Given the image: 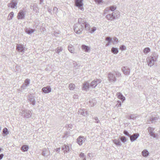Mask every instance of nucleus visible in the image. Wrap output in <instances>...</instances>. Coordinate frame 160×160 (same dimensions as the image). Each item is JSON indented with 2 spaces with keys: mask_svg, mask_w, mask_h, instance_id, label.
Returning <instances> with one entry per match:
<instances>
[{
  "mask_svg": "<svg viewBox=\"0 0 160 160\" xmlns=\"http://www.w3.org/2000/svg\"><path fill=\"white\" fill-rule=\"evenodd\" d=\"M119 17V12L118 11H115L112 13H109L106 16V18L108 20L112 21L118 18Z\"/></svg>",
  "mask_w": 160,
  "mask_h": 160,
  "instance_id": "f03ea898",
  "label": "nucleus"
},
{
  "mask_svg": "<svg viewBox=\"0 0 160 160\" xmlns=\"http://www.w3.org/2000/svg\"><path fill=\"white\" fill-rule=\"evenodd\" d=\"M18 3V2L17 0H12L10 3H8V6L12 8L16 9Z\"/></svg>",
  "mask_w": 160,
  "mask_h": 160,
  "instance_id": "39448f33",
  "label": "nucleus"
},
{
  "mask_svg": "<svg viewBox=\"0 0 160 160\" xmlns=\"http://www.w3.org/2000/svg\"><path fill=\"white\" fill-rule=\"evenodd\" d=\"M118 39L116 37H114L113 38V41H112V43L113 44H115L118 43Z\"/></svg>",
  "mask_w": 160,
  "mask_h": 160,
  "instance_id": "4c0bfd02",
  "label": "nucleus"
},
{
  "mask_svg": "<svg viewBox=\"0 0 160 160\" xmlns=\"http://www.w3.org/2000/svg\"><path fill=\"white\" fill-rule=\"evenodd\" d=\"M117 95H118V98L120 99L122 101H123L125 100V98L123 96L121 92H118L117 93Z\"/></svg>",
  "mask_w": 160,
  "mask_h": 160,
  "instance_id": "b1692460",
  "label": "nucleus"
},
{
  "mask_svg": "<svg viewBox=\"0 0 160 160\" xmlns=\"http://www.w3.org/2000/svg\"><path fill=\"white\" fill-rule=\"evenodd\" d=\"M150 51V49L148 48H145L143 50V52L144 53H148Z\"/></svg>",
  "mask_w": 160,
  "mask_h": 160,
  "instance_id": "a19ab883",
  "label": "nucleus"
},
{
  "mask_svg": "<svg viewBox=\"0 0 160 160\" xmlns=\"http://www.w3.org/2000/svg\"><path fill=\"white\" fill-rule=\"evenodd\" d=\"M22 114L27 118H29L31 116L32 112L31 111L28 110H24L22 111L21 112Z\"/></svg>",
  "mask_w": 160,
  "mask_h": 160,
  "instance_id": "0eeeda50",
  "label": "nucleus"
},
{
  "mask_svg": "<svg viewBox=\"0 0 160 160\" xmlns=\"http://www.w3.org/2000/svg\"><path fill=\"white\" fill-rule=\"evenodd\" d=\"M83 27L84 26L86 30L88 31L90 30V25L86 22L83 25Z\"/></svg>",
  "mask_w": 160,
  "mask_h": 160,
  "instance_id": "393cba45",
  "label": "nucleus"
},
{
  "mask_svg": "<svg viewBox=\"0 0 160 160\" xmlns=\"http://www.w3.org/2000/svg\"><path fill=\"white\" fill-rule=\"evenodd\" d=\"M51 10H51V9H50V8L48 9V11L49 12H50V13H51Z\"/></svg>",
  "mask_w": 160,
  "mask_h": 160,
  "instance_id": "6e6d98bb",
  "label": "nucleus"
},
{
  "mask_svg": "<svg viewBox=\"0 0 160 160\" xmlns=\"http://www.w3.org/2000/svg\"><path fill=\"white\" fill-rule=\"evenodd\" d=\"M35 31L34 29H32L30 28H27L25 29V31L28 34H30L33 33Z\"/></svg>",
  "mask_w": 160,
  "mask_h": 160,
  "instance_id": "4be33fe9",
  "label": "nucleus"
},
{
  "mask_svg": "<svg viewBox=\"0 0 160 160\" xmlns=\"http://www.w3.org/2000/svg\"><path fill=\"white\" fill-rule=\"evenodd\" d=\"M120 49L122 51L125 50L126 49V47L124 45H122L120 47Z\"/></svg>",
  "mask_w": 160,
  "mask_h": 160,
  "instance_id": "37998d69",
  "label": "nucleus"
},
{
  "mask_svg": "<svg viewBox=\"0 0 160 160\" xmlns=\"http://www.w3.org/2000/svg\"><path fill=\"white\" fill-rule=\"evenodd\" d=\"M13 12H11L8 15V19L10 20H11L13 17Z\"/></svg>",
  "mask_w": 160,
  "mask_h": 160,
  "instance_id": "473e14b6",
  "label": "nucleus"
},
{
  "mask_svg": "<svg viewBox=\"0 0 160 160\" xmlns=\"http://www.w3.org/2000/svg\"><path fill=\"white\" fill-rule=\"evenodd\" d=\"M139 135L138 133H136L130 136V140L132 142L135 141L139 136Z\"/></svg>",
  "mask_w": 160,
  "mask_h": 160,
  "instance_id": "f8f14e48",
  "label": "nucleus"
},
{
  "mask_svg": "<svg viewBox=\"0 0 160 160\" xmlns=\"http://www.w3.org/2000/svg\"><path fill=\"white\" fill-rule=\"evenodd\" d=\"M101 80L100 79H95L92 81L90 84V87L92 88H95L96 86L101 82Z\"/></svg>",
  "mask_w": 160,
  "mask_h": 160,
  "instance_id": "423d86ee",
  "label": "nucleus"
},
{
  "mask_svg": "<svg viewBox=\"0 0 160 160\" xmlns=\"http://www.w3.org/2000/svg\"><path fill=\"white\" fill-rule=\"evenodd\" d=\"M83 9V8H81V10H82Z\"/></svg>",
  "mask_w": 160,
  "mask_h": 160,
  "instance_id": "052dcab7",
  "label": "nucleus"
},
{
  "mask_svg": "<svg viewBox=\"0 0 160 160\" xmlns=\"http://www.w3.org/2000/svg\"><path fill=\"white\" fill-rule=\"evenodd\" d=\"M1 148H0V152H1Z\"/></svg>",
  "mask_w": 160,
  "mask_h": 160,
  "instance_id": "680f3d73",
  "label": "nucleus"
},
{
  "mask_svg": "<svg viewBox=\"0 0 160 160\" xmlns=\"http://www.w3.org/2000/svg\"><path fill=\"white\" fill-rule=\"evenodd\" d=\"M28 146L27 145H24L21 148V150L23 152L27 151L28 149Z\"/></svg>",
  "mask_w": 160,
  "mask_h": 160,
  "instance_id": "cd10ccee",
  "label": "nucleus"
},
{
  "mask_svg": "<svg viewBox=\"0 0 160 160\" xmlns=\"http://www.w3.org/2000/svg\"><path fill=\"white\" fill-rule=\"evenodd\" d=\"M2 132L3 134H5V135H7L8 134L9 132L8 129L6 128H3V129Z\"/></svg>",
  "mask_w": 160,
  "mask_h": 160,
  "instance_id": "c9c22d12",
  "label": "nucleus"
},
{
  "mask_svg": "<svg viewBox=\"0 0 160 160\" xmlns=\"http://www.w3.org/2000/svg\"><path fill=\"white\" fill-rule=\"evenodd\" d=\"M116 9V8L113 6H111L108 8H106L104 11V14L109 13L110 11H113Z\"/></svg>",
  "mask_w": 160,
  "mask_h": 160,
  "instance_id": "9b49d317",
  "label": "nucleus"
},
{
  "mask_svg": "<svg viewBox=\"0 0 160 160\" xmlns=\"http://www.w3.org/2000/svg\"><path fill=\"white\" fill-rule=\"evenodd\" d=\"M111 51L114 54H117L118 52V50L117 48L112 47L111 50Z\"/></svg>",
  "mask_w": 160,
  "mask_h": 160,
  "instance_id": "2f4dec72",
  "label": "nucleus"
},
{
  "mask_svg": "<svg viewBox=\"0 0 160 160\" xmlns=\"http://www.w3.org/2000/svg\"><path fill=\"white\" fill-rule=\"evenodd\" d=\"M159 119V117H152L150 119V121L152 123H155L157 122Z\"/></svg>",
  "mask_w": 160,
  "mask_h": 160,
  "instance_id": "bb28decb",
  "label": "nucleus"
},
{
  "mask_svg": "<svg viewBox=\"0 0 160 160\" xmlns=\"http://www.w3.org/2000/svg\"><path fill=\"white\" fill-rule=\"evenodd\" d=\"M86 21L83 19H82L81 18H79L78 19V23L80 25L83 26V24L85 23Z\"/></svg>",
  "mask_w": 160,
  "mask_h": 160,
  "instance_id": "7c9ffc66",
  "label": "nucleus"
},
{
  "mask_svg": "<svg viewBox=\"0 0 160 160\" xmlns=\"http://www.w3.org/2000/svg\"><path fill=\"white\" fill-rule=\"evenodd\" d=\"M93 119H94L95 120V122L97 123H98L99 122V120H98V118L97 117H94L93 118Z\"/></svg>",
  "mask_w": 160,
  "mask_h": 160,
  "instance_id": "c03bdc74",
  "label": "nucleus"
},
{
  "mask_svg": "<svg viewBox=\"0 0 160 160\" xmlns=\"http://www.w3.org/2000/svg\"><path fill=\"white\" fill-rule=\"evenodd\" d=\"M148 132L149 133V134L153 132V131H154V128H151V127H149L148 128Z\"/></svg>",
  "mask_w": 160,
  "mask_h": 160,
  "instance_id": "58836bf2",
  "label": "nucleus"
},
{
  "mask_svg": "<svg viewBox=\"0 0 160 160\" xmlns=\"http://www.w3.org/2000/svg\"><path fill=\"white\" fill-rule=\"evenodd\" d=\"M85 156L84 154L82 152H81L79 155V156L81 158H84Z\"/></svg>",
  "mask_w": 160,
  "mask_h": 160,
  "instance_id": "49530a36",
  "label": "nucleus"
},
{
  "mask_svg": "<svg viewBox=\"0 0 160 160\" xmlns=\"http://www.w3.org/2000/svg\"><path fill=\"white\" fill-rule=\"evenodd\" d=\"M62 50V47H58L56 50V52L59 53Z\"/></svg>",
  "mask_w": 160,
  "mask_h": 160,
  "instance_id": "e433bc0d",
  "label": "nucleus"
},
{
  "mask_svg": "<svg viewBox=\"0 0 160 160\" xmlns=\"http://www.w3.org/2000/svg\"><path fill=\"white\" fill-rule=\"evenodd\" d=\"M42 90L44 93H48L51 92V89L50 86H47L43 88Z\"/></svg>",
  "mask_w": 160,
  "mask_h": 160,
  "instance_id": "6ab92c4d",
  "label": "nucleus"
},
{
  "mask_svg": "<svg viewBox=\"0 0 160 160\" xmlns=\"http://www.w3.org/2000/svg\"><path fill=\"white\" fill-rule=\"evenodd\" d=\"M25 48L23 45L21 44H17L16 46V49L19 52L23 53L24 52Z\"/></svg>",
  "mask_w": 160,
  "mask_h": 160,
  "instance_id": "6e6552de",
  "label": "nucleus"
},
{
  "mask_svg": "<svg viewBox=\"0 0 160 160\" xmlns=\"http://www.w3.org/2000/svg\"><path fill=\"white\" fill-rule=\"evenodd\" d=\"M106 40L108 42L106 44V46H108L111 44V42L112 41V38L109 37H107L106 38Z\"/></svg>",
  "mask_w": 160,
  "mask_h": 160,
  "instance_id": "a878e982",
  "label": "nucleus"
},
{
  "mask_svg": "<svg viewBox=\"0 0 160 160\" xmlns=\"http://www.w3.org/2000/svg\"><path fill=\"white\" fill-rule=\"evenodd\" d=\"M25 13L22 10H20L18 13L17 18L18 19H22L24 18Z\"/></svg>",
  "mask_w": 160,
  "mask_h": 160,
  "instance_id": "9d476101",
  "label": "nucleus"
},
{
  "mask_svg": "<svg viewBox=\"0 0 160 160\" xmlns=\"http://www.w3.org/2000/svg\"><path fill=\"white\" fill-rule=\"evenodd\" d=\"M30 79H27L24 81V83L21 86V88L23 89L26 88L30 84Z\"/></svg>",
  "mask_w": 160,
  "mask_h": 160,
  "instance_id": "4468645a",
  "label": "nucleus"
},
{
  "mask_svg": "<svg viewBox=\"0 0 160 160\" xmlns=\"http://www.w3.org/2000/svg\"><path fill=\"white\" fill-rule=\"evenodd\" d=\"M113 142L114 143V144L117 145L119 146H121V144L120 140L119 139L118 140L115 139L113 140Z\"/></svg>",
  "mask_w": 160,
  "mask_h": 160,
  "instance_id": "c756f323",
  "label": "nucleus"
},
{
  "mask_svg": "<svg viewBox=\"0 0 160 160\" xmlns=\"http://www.w3.org/2000/svg\"><path fill=\"white\" fill-rule=\"evenodd\" d=\"M62 149L63 150L64 153L68 152L70 151V148L68 146L64 145L62 147Z\"/></svg>",
  "mask_w": 160,
  "mask_h": 160,
  "instance_id": "a211bd4d",
  "label": "nucleus"
},
{
  "mask_svg": "<svg viewBox=\"0 0 160 160\" xmlns=\"http://www.w3.org/2000/svg\"><path fill=\"white\" fill-rule=\"evenodd\" d=\"M120 139L121 141L123 142H124L126 141V138L124 136H121L120 137Z\"/></svg>",
  "mask_w": 160,
  "mask_h": 160,
  "instance_id": "ea45409f",
  "label": "nucleus"
},
{
  "mask_svg": "<svg viewBox=\"0 0 160 160\" xmlns=\"http://www.w3.org/2000/svg\"><path fill=\"white\" fill-rule=\"evenodd\" d=\"M83 0H75V5L76 7L80 8L83 5Z\"/></svg>",
  "mask_w": 160,
  "mask_h": 160,
  "instance_id": "ddd939ff",
  "label": "nucleus"
},
{
  "mask_svg": "<svg viewBox=\"0 0 160 160\" xmlns=\"http://www.w3.org/2000/svg\"><path fill=\"white\" fill-rule=\"evenodd\" d=\"M142 155L144 157H147L148 154L149 152L147 150H144L142 152Z\"/></svg>",
  "mask_w": 160,
  "mask_h": 160,
  "instance_id": "c85d7f7f",
  "label": "nucleus"
},
{
  "mask_svg": "<svg viewBox=\"0 0 160 160\" xmlns=\"http://www.w3.org/2000/svg\"><path fill=\"white\" fill-rule=\"evenodd\" d=\"M122 70L123 73L125 75H129L130 74V69L128 67H123L122 68Z\"/></svg>",
  "mask_w": 160,
  "mask_h": 160,
  "instance_id": "1a4fd4ad",
  "label": "nucleus"
},
{
  "mask_svg": "<svg viewBox=\"0 0 160 160\" xmlns=\"http://www.w3.org/2000/svg\"><path fill=\"white\" fill-rule=\"evenodd\" d=\"M69 89L71 90H73L75 88V85L73 83H70L69 85Z\"/></svg>",
  "mask_w": 160,
  "mask_h": 160,
  "instance_id": "72a5a7b5",
  "label": "nucleus"
},
{
  "mask_svg": "<svg viewBox=\"0 0 160 160\" xmlns=\"http://www.w3.org/2000/svg\"><path fill=\"white\" fill-rule=\"evenodd\" d=\"M115 75L117 77H121V74L118 71H114L113 73L110 72L108 74V80L110 82L114 83L116 81L117 79Z\"/></svg>",
  "mask_w": 160,
  "mask_h": 160,
  "instance_id": "f257e3e1",
  "label": "nucleus"
},
{
  "mask_svg": "<svg viewBox=\"0 0 160 160\" xmlns=\"http://www.w3.org/2000/svg\"><path fill=\"white\" fill-rule=\"evenodd\" d=\"M96 30V28L93 27L92 28H90L89 32L91 33H92L94 32Z\"/></svg>",
  "mask_w": 160,
  "mask_h": 160,
  "instance_id": "79ce46f5",
  "label": "nucleus"
},
{
  "mask_svg": "<svg viewBox=\"0 0 160 160\" xmlns=\"http://www.w3.org/2000/svg\"><path fill=\"white\" fill-rule=\"evenodd\" d=\"M85 140L84 137L82 136H80L77 139V142L80 145H82L83 142Z\"/></svg>",
  "mask_w": 160,
  "mask_h": 160,
  "instance_id": "dca6fc26",
  "label": "nucleus"
},
{
  "mask_svg": "<svg viewBox=\"0 0 160 160\" xmlns=\"http://www.w3.org/2000/svg\"><path fill=\"white\" fill-rule=\"evenodd\" d=\"M78 113L83 116H85L86 115L88 114V112L86 111L85 109H80L78 110Z\"/></svg>",
  "mask_w": 160,
  "mask_h": 160,
  "instance_id": "f3484780",
  "label": "nucleus"
},
{
  "mask_svg": "<svg viewBox=\"0 0 160 160\" xmlns=\"http://www.w3.org/2000/svg\"><path fill=\"white\" fill-rule=\"evenodd\" d=\"M53 10L54 12H55V13L58 12V9L56 7H54L53 9Z\"/></svg>",
  "mask_w": 160,
  "mask_h": 160,
  "instance_id": "09e8293b",
  "label": "nucleus"
},
{
  "mask_svg": "<svg viewBox=\"0 0 160 160\" xmlns=\"http://www.w3.org/2000/svg\"><path fill=\"white\" fill-rule=\"evenodd\" d=\"M149 134L152 137L154 138H156V135H155L153 132L150 133Z\"/></svg>",
  "mask_w": 160,
  "mask_h": 160,
  "instance_id": "de8ad7c7",
  "label": "nucleus"
},
{
  "mask_svg": "<svg viewBox=\"0 0 160 160\" xmlns=\"http://www.w3.org/2000/svg\"><path fill=\"white\" fill-rule=\"evenodd\" d=\"M102 0H95V2L98 4L100 3L102 1Z\"/></svg>",
  "mask_w": 160,
  "mask_h": 160,
  "instance_id": "8fccbe9b",
  "label": "nucleus"
},
{
  "mask_svg": "<svg viewBox=\"0 0 160 160\" xmlns=\"http://www.w3.org/2000/svg\"><path fill=\"white\" fill-rule=\"evenodd\" d=\"M60 148H58L56 149V151L57 152H59L60 151Z\"/></svg>",
  "mask_w": 160,
  "mask_h": 160,
  "instance_id": "864d4df0",
  "label": "nucleus"
},
{
  "mask_svg": "<svg viewBox=\"0 0 160 160\" xmlns=\"http://www.w3.org/2000/svg\"><path fill=\"white\" fill-rule=\"evenodd\" d=\"M121 105V102H120L119 104L118 105V107H120Z\"/></svg>",
  "mask_w": 160,
  "mask_h": 160,
  "instance_id": "5fc2aeb1",
  "label": "nucleus"
},
{
  "mask_svg": "<svg viewBox=\"0 0 160 160\" xmlns=\"http://www.w3.org/2000/svg\"><path fill=\"white\" fill-rule=\"evenodd\" d=\"M29 102H31V103L32 105H34L36 104V101L34 97L33 96H32L29 98L28 99Z\"/></svg>",
  "mask_w": 160,
  "mask_h": 160,
  "instance_id": "412c9836",
  "label": "nucleus"
},
{
  "mask_svg": "<svg viewBox=\"0 0 160 160\" xmlns=\"http://www.w3.org/2000/svg\"><path fill=\"white\" fill-rule=\"evenodd\" d=\"M68 126L70 127L71 126V125H69Z\"/></svg>",
  "mask_w": 160,
  "mask_h": 160,
  "instance_id": "bf43d9fd",
  "label": "nucleus"
},
{
  "mask_svg": "<svg viewBox=\"0 0 160 160\" xmlns=\"http://www.w3.org/2000/svg\"><path fill=\"white\" fill-rule=\"evenodd\" d=\"M136 114H131L129 116V117L128 118L129 119H132L134 120L136 119Z\"/></svg>",
  "mask_w": 160,
  "mask_h": 160,
  "instance_id": "f704fd0d",
  "label": "nucleus"
},
{
  "mask_svg": "<svg viewBox=\"0 0 160 160\" xmlns=\"http://www.w3.org/2000/svg\"><path fill=\"white\" fill-rule=\"evenodd\" d=\"M81 48L83 51H84L85 52H87L90 51V48L84 44L82 45L81 46Z\"/></svg>",
  "mask_w": 160,
  "mask_h": 160,
  "instance_id": "2eb2a0df",
  "label": "nucleus"
},
{
  "mask_svg": "<svg viewBox=\"0 0 160 160\" xmlns=\"http://www.w3.org/2000/svg\"><path fill=\"white\" fill-rule=\"evenodd\" d=\"M46 154H46V153L45 152V151H43L42 152V155L43 156H46Z\"/></svg>",
  "mask_w": 160,
  "mask_h": 160,
  "instance_id": "603ef678",
  "label": "nucleus"
},
{
  "mask_svg": "<svg viewBox=\"0 0 160 160\" xmlns=\"http://www.w3.org/2000/svg\"><path fill=\"white\" fill-rule=\"evenodd\" d=\"M83 29V26L79 23H76L74 26V32L79 34H81Z\"/></svg>",
  "mask_w": 160,
  "mask_h": 160,
  "instance_id": "20e7f679",
  "label": "nucleus"
},
{
  "mask_svg": "<svg viewBox=\"0 0 160 160\" xmlns=\"http://www.w3.org/2000/svg\"><path fill=\"white\" fill-rule=\"evenodd\" d=\"M4 156V155L3 154H1L0 155V160L2 159Z\"/></svg>",
  "mask_w": 160,
  "mask_h": 160,
  "instance_id": "3c124183",
  "label": "nucleus"
},
{
  "mask_svg": "<svg viewBox=\"0 0 160 160\" xmlns=\"http://www.w3.org/2000/svg\"><path fill=\"white\" fill-rule=\"evenodd\" d=\"M86 156H85L84 158H83V160H86Z\"/></svg>",
  "mask_w": 160,
  "mask_h": 160,
  "instance_id": "4d7b16f0",
  "label": "nucleus"
},
{
  "mask_svg": "<svg viewBox=\"0 0 160 160\" xmlns=\"http://www.w3.org/2000/svg\"><path fill=\"white\" fill-rule=\"evenodd\" d=\"M90 87V85L87 82H84L83 84V89L84 90L88 89Z\"/></svg>",
  "mask_w": 160,
  "mask_h": 160,
  "instance_id": "5701e85b",
  "label": "nucleus"
},
{
  "mask_svg": "<svg viewBox=\"0 0 160 160\" xmlns=\"http://www.w3.org/2000/svg\"><path fill=\"white\" fill-rule=\"evenodd\" d=\"M157 58V56H150L148 57L147 59V62L148 66L151 67L154 64V62L156 61Z\"/></svg>",
  "mask_w": 160,
  "mask_h": 160,
  "instance_id": "7ed1b4c3",
  "label": "nucleus"
},
{
  "mask_svg": "<svg viewBox=\"0 0 160 160\" xmlns=\"http://www.w3.org/2000/svg\"><path fill=\"white\" fill-rule=\"evenodd\" d=\"M90 153H89L88 154V156H90Z\"/></svg>",
  "mask_w": 160,
  "mask_h": 160,
  "instance_id": "13d9d810",
  "label": "nucleus"
},
{
  "mask_svg": "<svg viewBox=\"0 0 160 160\" xmlns=\"http://www.w3.org/2000/svg\"><path fill=\"white\" fill-rule=\"evenodd\" d=\"M123 133L124 134L127 136H128L129 137H130V134L128 133V131H127L126 130H124V131H123Z\"/></svg>",
  "mask_w": 160,
  "mask_h": 160,
  "instance_id": "a18cd8bd",
  "label": "nucleus"
},
{
  "mask_svg": "<svg viewBox=\"0 0 160 160\" xmlns=\"http://www.w3.org/2000/svg\"><path fill=\"white\" fill-rule=\"evenodd\" d=\"M68 49L69 51L72 53H75V49L72 44L69 45L68 46Z\"/></svg>",
  "mask_w": 160,
  "mask_h": 160,
  "instance_id": "aec40b11",
  "label": "nucleus"
}]
</instances>
